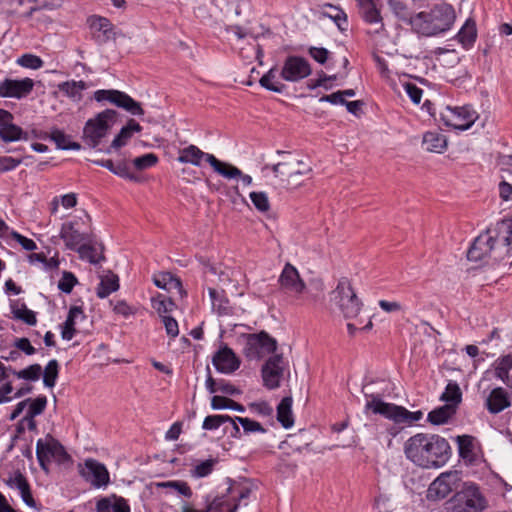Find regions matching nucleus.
Returning a JSON list of instances; mask_svg holds the SVG:
<instances>
[{
    "instance_id": "obj_60",
    "label": "nucleus",
    "mask_w": 512,
    "mask_h": 512,
    "mask_svg": "<svg viewBox=\"0 0 512 512\" xmlns=\"http://www.w3.org/2000/svg\"><path fill=\"white\" fill-rule=\"evenodd\" d=\"M361 15L363 20L369 24L379 23L382 21L380 11L376 8L375 4L361 10Z\"/></svg>"
},
{
    "instance_id": "obj_39",
    "label": "nucleus",
    "mask_w": 512,
    "mask_h": 512,
    "mask_svg": "<svg viewBox=\"0 0 512 512\" xmlns=\"http://www.w3.org/2000/svg\"><path fill=\"white\" fill-rule=\"evenodd\" d=\"M152 308L157 311L159 316H167L166 314L172 312L176 307L175 302L172 298L167 297L163 294H158L151 299Z\"/></svg>"
},
{
    "instance_id": "obj_28",
    "label": "nucleus",
    "mask_w": 512,
    "mask_h": 512,
    "mask_svg": "<svg viewBox=\"0 0 512 512\" xmlns=\"http://www.w3.org/2000/svg\"><path fill=\"white\" fill-rule=\"evenodd\" d=\"M82 316V318H85L84 311L82 307L80 306H72L69 309L68 316L63 323L61 336L65 340H71L77 333V330L75 328L76 325V319Z\"/></svg>"
},
{
    "instance_id": "obj_16",
    "label": "nucleus",
    "mask_w": 512,
    "mask_h": 512,
    "mask_svg": "<svg viewBox=\"0 0 512 512\" xmlns=\"http://www.w3.org/2000/svg\"><path fill=\"white\" fill-rule=\"evenodd\" d=\"M80 474L96 488L107 486L110 481L105 465L95 459H87L84 467L80 469Z\"/></svg>"
},
{
    "instance_id": "obj_19",
    "label": "nucleus",
    "mask_w": 512,
    "mask_h": 512,
    "mask_svg": "<svg viewBox=\"0 0 512 512\" xmlns=\"http://www.w3.org/2000/svg\"><path fill=\"white\" fill-rule=\"evenodd\" d=\"M212 363L221 373H232L240 366V361L228 346L219 349L212 358Z\"/></svg>"
},
{
    "instance_id": "obj_62",
    "label": "nucleus",
    "mask_w": 512,
    "mask_h": 512,
    "mask_svg": "<svg viewBox=\"0 0 512 512\" xmlns=\"http://www.w3.org/2000/svg\"><path fill=\"white\" fill-rule=\"evenodd\" d=\"M162 322L165 326L166 333L171 338H176L179 335L178 322L172 316H162Z\"/></svg>"
},
{
    "instance_id": "obj_11",
    "label": "nucleus",
    "mask_w": 512,
    "mask_h": 512,
    "mask_svg": "<svg viewBox=\"0 0 512 512\" xmlns=\"http://www.w3.org/2000/svg\"><path fill=\"white\" fill-rule=\"evenodd\" d=\"M93 97L97 102L108 101L132 115L140 116L144 114L141 104L125 92L114 89H100L94 92Z\"/></svg>"
},
{
    "instance_id": "obj_56",
    "label": "nucleus",
    "mask_w": 512,
    "mask_h": 512,
    "mask_svg": "<svg viewBox=\"0 0 512 512\" xmlns=\"http://www.w3.org/2000/svg\"><path fill=\"white\" fill-rule=\"evenodd\" d=\"M462 401V391L456 382L450 381V417L456 413V409Z\"/></svg>"
},
{
    "instance_id": "obj_3",
    "label": "nucleus",
    "mask_w": 512,
    "mask_h": 512,
    "mask_svg": "<svg viewBox=\"0 0 512 512\" xmlns=\"http://www.w3.org/2000/svg\"><path fill=\"white\" fill-rule=\"evenodd\" d=\"M285 155L284 159L272 166V171L287 189H296L310 180L313 168L307 157H300L291 152L278 151Z\"/></svg>"
},
{
    "instance_id": "obj_9",
    "label": "nucleus",
    "mask_w": 512,
    "mask_h": 512,
    "mask_svg": "<svg viewBox=\"0 0 512 512\" xmlns=\"http://www.w3.org/2000/svg\"><path fill=\"white\" fill-rule=\"evenodd\" d=\"M36 456L41 469L46 472H48L52 460L63 463L70 458L64 446L50 434L46 436L45 440L38 439Z\"/></svg>"
},
{
    "instance_id": "obj_52",
    "label": "nucleus",
    "mask_w": 512,
    "mask_h": 512,
    "mask_svg": "<svg viewBox=\"0 0 512 512\" xmlns=\"http://www.w3.org/2000/svg\"><path fill=\"white\" fill-rule=\"evenodd\" d=\"M250 199L259 212L265 213L270 210V202L265 192H251Z\"/></svg>"
},
{
    "instance_id": "obj_36",
    "label": "nucleus",
    "mask_w": 512,
    "mask_h": 512,
    "mask_svg": "<svg viewBox=\"0 0 512 512\" xmlns=\"http://www.w3.org/2000/svg\"><path fill=\"white\" fill-rule=\"evenodd\" d=\"M49 138L55 142L58 149L62 150H80L81 145L71 140L62 130L53 128L49 134Z\"/></svg>"
},
{
    "instance_id": "obj_40",
    "label": "nucleus",
    "mask_w": 512,
    "mask_h": 512,
    "mask_svg": "<svg viewBox=\"0 0 512 512\" xmlns=\"http://www.w3.org/2000/svg\"><path fill=\"white\" fill-rule=\"evenodd\" d=\"M324 7H328L336 11V14H330L323 12V16L331 19L338 27L340 31H346L348 29V16L346 12L339 6L331 3H325Z\"/></svg>"
},
{
    "instance_id": "obj_46",
    "label": "nucleus",
    "mask_w": 512,
    "mask_h": 512,
    "mask_svg": "<svg viewBox=\"0 0 512 512\" xmlns=\"http://www.w3.org/2000/svg\"><path fill=\"white\" fill-rule=\"evenodd\" d=\"M209 296L211 297L213 307L217 309L219 315L226 316L232 313L229 301L227 299H218V292L214 288H209Z\"/></svg>"
},
{
    "instance_id": "obj_2",
    "label": "nucleus",
    "mask_w": 512,
    "mask_h": 512,
    "mask_svg": "<svg viewBox=\"0 0 512 512\" xmlns=\"http://www.w3.org/2000/svg\"><path fill=\"white\" fill-rule=\"evenodd\" d=\"M364 395L366 398H371L365 405L366 411H372V413L381 415L394 423L386 429L387 433L392 437H396L402 430L403 427H399L398 425L404 424L406 426H412L415 422L423 418L422 411L411 412L403 406L385 402L379 394H368L364 392Z\"/></svg>"
},
{
    "instance_id": "obj_10",
    "label": "nucleus",
    "mask_w": 512,
    "mask_h": 512,
    "mask_svg": "<svg viewBox=\"0 0 512 512\" xmlns=\"http://www.w3.org/2000/svg\"><path fill=\"white\" fill-rule=\"evenodd\" d=\"M450 503L452 512H481L486 507V500L476 485H469L457 492Z\"/></svg>"
},
{
    "instance_id": "obj_12",
    "label": "nucleus",
    "mask_w": 512,
    "mask_h": 512,
    "mask_svg": "<svg viewBox=\"0 0 512 512\" xmlns=\"http://www.w3.org/2000/svg\"><path fill=\"white\" fill-rule=\"evenodd\" d=\"M312 73L308 60L301 56H288L282 66L280 76L288 82H298L307 78Z\"/></svg>"
},
{
    "instance_id": "obj_49",
    "label": "nucleus",
    "mask_w": 512,
    "mask_h": 512,
    "mask_svg": "<svg viewBox=\"0 0 512 512\" xmlns=\"http://www.w3.org/2000/svg\"><path fill=\"white\" fill-rule=\"evenodd\" d=\"M17 64L24 68L37 70L43 66L44 62L39 56L26 53L17 59Z\"/></svg>"
},
{
    "instance_id": "obj_57",
    "label": "nucleus",
    "mask_w": 512,
    "mask_h": 512,
    "mask_svg": "<svg viewBox=\"0 0 512 512\" xmlns=\"http://www.w3.org/2000/svg\"><path fill=\"white\" fill-rule=\"evenodd\" d=\"M236 420L241 424L245 433L260 432L265 433L266 429L257 421L250 418L236 416Z\"/></svg>"
},
{
    "instance_id": "obj_64",
    "label": "nucleus",
    "mask_w": 512,
    "mask_h": 512,
    "mask_svg": "<svg viewBox=\"0 0 512 512\" xmlns=\"http://www.w3.org/2000/svg\"><path fill=\"white\" fill-rule=\"evenodd\" d=\"M308 53L319 64H325L330 54V52L323 47H310Z\"/></svg>"
},
{
    "instance_id": "obj_58",
    "label": "nucleus",
    "mask_w": 512,
    "mask_h": 512,
    "mask_svg": "<svg viewBox=\"0 0 512 512\" xmlns=\"http://www.w3.org/2000/svg\"><path fill=\"white\" fill-rule=\"evenodd\" d=\"M77 283V278L71 272H63L62 278L58 282V288L62 292L69 294Z\"/></svg>"
},
{
    "instance_id": "obj_35",
    "label": "nucleus",
    "mask_w": 512,
    "mask_h": 512,
    "mask_svg": "<svg viewBox=\"0 0 512 512\" xmlns=\"http://www.w3.org/2000/svg\"><path fill=\"white\" fill-rule=\"evenodd\" d=\"M87 83L83 80L80 81H65L58 85V89L63 92L67 97L80 101L82 99V91L87 89Z\"/></svg>"
},
{
    "instance_id": "obj_48",
    "label": "nucleus",
    "mask_w": 512,
    "mask_h": 512,
    "mask_svg": "<svg viewBox=\"0 0 512 512\" xmlns=\"http://www.w3.org/2000/svg\"><path fill=\"white\" fill-rule=\"evenodd\" d=\"M228 421H232V417L229 415H208L204 418L202 428L209 431L216 430Z\"/></svg>"
},
{
    "instance_id": "obj_23",
    "label": "nucleus",
    "mask_w": 512,
    "mask_h": 512,
    "mask_svg": "<svg viewBox=\"0 0 512 512\" xmlns=\"http://www.w3.org/2000/svg\"><path fill=\"white\" fill-rule=\"evenodd\" d=\"M458 445V453L460 458L468 465L476 461L475 438L471 435H460L455 438Z\"/></svg>"
},
{
    "instance_id": "obj_61",
    "label": "nucleus",
    "mask_w": 512,
    "mask_h": 512,
    "mask_svg": "<svg viewBox=\"0 0 512 512\" xmlns=\"http://www.w3.org/2000/svg\"><path fill=\"white\" fill-rule=\"evenodd\" d=\"M22 158H14L11 156H0V173L14 170L22 163Z\"/></svg>"
},
{
    "instance_id": "obj_20",
    "label": "nucleus",
    "mask_w": 512,
    "mask_h": 512,
    "mask_svg": "<svg viewBox=\"0 0 512 512\" xmlns=\"http://www.w3.org/2000/svg\"><path fill=\"white\" fill-rule=\"evenodd\" d=\"M77 224L76 221H68L61 226L60 238L69 250H76L83 242L88 240V234L81 233L76 228Z\"/></svg>"
},
{
    "instance_id": "obj_32",
    "label": "nucleus",
    "mask_w": 512,
    "mask_h": 512,
    "mask_svg": "<svg viewBox=\"0 0 512 512\" xmlns=\"http://www.w3.org/2000/svg\"><path fill=\"white\" fill-rule=\"evenodd\" d=\"M265 336V331L259 333L248 334L246 343L243 348V354L250 360L260 359L263 355L261 352L260 338Z\"/></svg>"
},
{
    "instance_id": "obj_45",
    "label": "nucleus",
    "mask_w": 512,
    "mask_h": 512,
    "mask_svg": "<svg viewBox=\"0 0 512 512\" xmlns=\"http://www.w3.org/2000/svg\"><path fill=\"white\" fill-rule=\"evenodd\" d=\"M42 374V367L40 364H32L25 369L20 371H13V375H15L19 379L27 380V381H37L39 380Z\"/></svg>"
},
{
    "instance_id": "obj_22",
    "label": "nucleus",
    "mask_w": 512,
    "mask_h": 512,
    "mask_svg": "<svg viewBox=\"0 0 512 512\" xmlns=\"http://www.w3.org/2000/svg\"><path fill=\"white\" fill-rule=\"evenodd\" d=\"M142 130V126L136 122L134 119H129L127 124L123 126L120 132L113 139L111 145L106 150L107 153L111 152V149H119L125 146L128 141L132 138L134 132H140Z\"/></svg>"
},
{
    "instance_id": "obj_1",
    "label": "nucleus",
    "mask_w": 512,
    "mask_h": 512,
    "mask_svg": "<svg viewBox=\"0 0 512 512\" xmlns=\"http://www.w3.org/2000/svg\"><path fill=\"white\" fill-rule=\"evenodd\" d=\"M406 457L424 468L443 466L448 460V442L436 434L418 433L404 446Z\"/></svg>"
},
{
    "instance_id": "obj_41",
    "label": "nucleus",
    "mask_w": 512,
    "mask_h": 512,
    "mask_svg": "<svg viewBox=\"0 0 512 512\" xmlns=\"http://www.w3.org/2000/svg\"><path fill=\"white\" fill-rule=\"evenodd\" d=\"M211 407L212 409L214 410H220V409H232V410H236V411H239V412H244L245 411V407L228 398V397H225V396H219V395H214L211 399Z\"/></svg>"
},
{
    "instance_id": "obj_51",
    "label": "nucleus",
    "mask_w": 512,
    "mask_h": 512,
    "mask_svg": "<svg viewBox=\"0 0 512 512\" xmlns=\"http://www.w3.org/2000/svg\"><path fill=\"white\" fill-rule=\"evenodd\" d=\"M158 156L154 153H147L133 160V165L137 170H145L155 166L158 163Z\"/></svg>"
},
{
    "instance_id": "obj_26",
    "label": "nucleus",
    "mask_w": 512,
    "mask_h": 512,
    "mask_svg": "<svg viewBox=\"0 0 512 512\" xmlns=\"http://www.w3.org/2000/svg\"><path fill=\"white\" fill-rule=\"evenodd\" d=\"M209 153L203 152L196 145H189L179 150V156L177 160L180 163H189L195 166H200L203 159L207 162Z\"/></svg>"
},
{
    "instance_id": "obj_53",
    "label": "nucleus",
    "mask_w": 512,
    "mask_h": 512,
    "mask_svg": "<svg viewBox=\"0 0 512 512\" xmlns=\"http://www.w3.org/2000/svg\"><path fill=\"white\" fill-rule=\"evenodd\" d=\"M217 463V459H207L202 461L194 467L192 475L198 478L206 477L212 473L214 466Z\"/></svg>"
},
{
    "instance_id": "obj_5",
    "label": "nucleus",
    "mask_w": 512,
    "mask_h": 512,
    "mask_svg": "<svg viewBox=\"0 0 512 512\" xmlns=\"http://www.w3.org/2000/svg\"><path fill=\"white\" fill-rule=\"evenodd\" d=\"M412 28L422 35L431 36L448 30V5H435L410 18Z\"/></svg>"
},
{
    "instance_id": "obj_18",
    "label": "nucleus",
    "mask_w": 512,
    "mask_h": 512,
    "mask_svg": "<svg viewBox=\"0 0 512 512\" xmlns=\"http://www.w3.org/2000/svg\"><path fill=\"white\" fill-rule=\"evenodd\" d=\"M452 119H450V128L457 131L469 129L478 118L476 111L470 105L450 108Z\"/></svg>"
},
{
    "instance_id": "obj_25",
    "label": "nucleus",
    "mask_w": 512,
    "mask_h": 512,
    "mask_svg": "<svg viewBox=\"0 0 512 512\" xmlns=\"http://www.w3.org/2000/svg\"><path fill=\"white\" fill-rule=\"evenodd\" d=\"M448 495V471L441 473L430 485L427 490V499L437 501L444 499Z\"/></svg>"
},
{
    "instance_id": "obj_34",
    "label": "nucleus",
    "mask_w": 512,
    "mask_h": 512,
    "mask_svg": "<svg viewBox=\"0 0 512 512\" xmlns=\"http://www.w3.org/2000/svg\"><path fill=\"white\" fill-rule=\"evenodd\" d=\"M448 141L445 135L439 132L428 131L423 136V145L426 150L434 153H442L447 147Z\"/></svg>"
},
{
    "instance_id": "obj_13",
    "label": "nucleus",
    "mask_w": 512,
    "mask_h": 512,
    "mask_svg": "<svg viewBox=\"0 0 512 512\" xmlns=\"http://www.w3.org/2000/svg\"><path fill=\"white\" fill-rule=\"evenodd\" d=\"M284 374V358L282 354L270 356L261 369L263 385L270 389L280 387L281 378Z\"/></svg>"
},
{
    "instance_id": "obj_43",
    "label": "nucleus",
    "mask_w": 512,
    "mask_h": 512,
    "mask_svg": "<svg viewBox=\"0 0 512 512\" xmlns=\"http://www.w3.org/2000/svg\"><path fill=\"white\" fill-rule=\"evenodd\" d=\"M59 375V363L56 359L50 360L43 375V384L48 388H53Z\"/></svg>"
},
{
    "instance_id": "obj_17",
    "label": "nucleus",
    "mask_w": 512,
    "mask_h": 512,
    "mask_svg": "<svg viewBox=\"0 0 512 512\" xmlns=\"http://www.w3.org/2000/svg\"><path fill=\"white\" fill-rule=\"evenodd\" d=\"M87 25L90 29L92 38L98 44L107 43L114 38V25L103 16L91 15L87 18Z\"/></svg>"
},
{
    "instance_id": "obj_8",
    "label": "nucleus",
    "mask_w": 512,
    "mask_h": 512,
    "mask_svg": "<svg viewBox=\"0 0 512 512\" xmlns=\"http://www.w3.org/2000/svg\"><path fill=\"white\" fill-rule=\"evenodd\" d=\"M503 247L496 227H489L471 243L467 258L469 261H483L491 258L496 250Z\"/></svg>"
},
{
    "instance_id": "obj_30",
    "label": "nucleus",
    "mask_w": 512,
    "mask_h": 512,
    "mask_svg": "<svg viewBox=\"0 0 512 512\" xmlns=\"http://www.w3.org/2000/svg\"><path fill=\"white\" fill-rule=\"evenodd\" d=\"M207 162L211 165L215 172L227 179H236L242 175V171L236 166L222 162L217 159L214 155L207 157Z\"/></svg>"
},
{
    "instance_id": "obj_31",
    "label": "nucleus",
    "mask_w": 512,
    "mask_h": 512,
    "mask_svg": "<svg viewBox=\"0 0 512 512\" xmlns=\"http://www.w3.org/2000/svg\"><path fill=\"white\" fill-rule=\"evenodd\" d=\"M440 399L444 401L445 404L433 409L427 416V421L435 426L448 423V385L444 388Z\"/></svg>"
},
{
    "instance_id": "obj_37",
    "label": "nucleus",
    "mask_w": 512,
    "mask_h": 512,
    "mask_svg": "<svg viewBox=\"0 0 512 512\" xmlns=\"http://www.w3.org/2000/svg\"><path fill=\"white\" fill-rule=\"evenodd\" d=\"M119 289V278L116 274H111L101 279L97 287V296L101 299L108 297L111 293Z\"/></svg>"
},
{
    "instance_id": "obj_50",
    "label": "nucleus",
    "mask_w": 512,
    "mask_h": 512,
    "mask_svg": "<svg viewBox=\"0 0 512 512\" xmlns=\"http://www.w3.org/2000/svg\"><path fill=\"white\" fill-rule=\"evenodd\" d=\"M157 486L161 487V488H173L179 494H181L187 498H190L192 496V490H191L190 486L188 485V483L185 481L160 482V483H157Z\"/></svg>"
},
{
    "instance_id": "obj_27",
    "label": "nucleus",
    "mask_w": 512,
    "mask_h": 512,
    "mask_svg": "<svg viewBox=\"0 0 512 512\" xmlns=\"http://www.w3.org/2000/svg\"><path fill=\"white\" fill-rule=\"evenodd\" d=\"M477 38L476 23L472 19H467L457 35L454 37L465 49L471 48Z\"/></svg>"
},
{
    "instance_id": "obj_47",
    "label": "nucleus",
    "mask_w": 512,
    "mask_h": 512,
    "mask_svg": "<svg viewBox=\"0 0 512 512\" xmlns=\"http://www.w3.org/2000/svg\"><path fill=\"white\" fill-rule=\"evenodd\" d=\"M28 403L30 404L26 415H28V418H35L45 411L47 406V397L44 395H39L35 399H31V401Z\"/></svg>"
},
{
    "instance_id": "obj_33",
    "label": "nucleus",
    "mask_w": 512,
    "mask_h": 512,
    "mask_svg": "<svg viewBox=\"0 0 512 512\" xmlns=\"http://www.w3.org/2000/svg\"><path fill=\"white\" fill-rule=\"evenodd\" d=\"M28 138V133L23 131V129L20 126L13 124V121L5 123L0 128V139L5 143L14 142L18 140L26 141L28 140Z\"/></svg>"
},
{
    "instance_id": "obj_42",
    "label": "nucleus",
    "mask_w": 512,
    "mask_h": 512,
    "mask_svg": "<svg viewBox=\"0 0 512 512\" xmlns=\"http://www.w3.org/2000/svg\"><path fill=\"white\" fill-rule=\"evenodd\" d=\"M11 310L16 319H19L30 326L36 324L37 319L35 312L28 309L25 303L21 304V308H18L16 303H12Z\"/></svg>"
},
{
    "instance_id": "obj_63",
    "label": "nucleus",
    "mask_w": 512,
    "mask_h": 512,
    "mask_svg": "<svg viewBox=\"0 0 512 512\" xmlns=\"http://www.w3.org/2000/svg\"><path fill=\"white\" fill-rule=\"evenodd\" d=\"M260 346L262 355L264 353H275L277 350V341L275 338L271 337L266 331L265 336L260 338Z\"/></svg>"
},
{
    "instance_id": "obj_21",
    "label": "nucleus",
    "mask_w": 512,
    "mask_h": 512,
    "mask_svg": "<svg viewBox=\"0 0 512 512\" xmlns=\"http://www.w3.org/2000/svg\"><path fill=\"white\" fill-rule=\"evenodd\" d=\"M511 405L507 391L502 387L492 389L486 398L485 406L491 414H498Z\"/></svg>"
},
{
    "instance_id": "obj_7",
    "label": "nucleus",
    "mask_w": 512,
    "mask_h": 512,
    "mask_svg": "<svg viewBox=\"0 0 512 512\" xmlns=\"http://www.w3.org/2000/svg\"><path fill=\"white\" fill-rule=\"evenodd\" d=\"M117 111L106 109L89 119L83 129V141L90 148H96L105 138L117 117Z\"/></svg>"
},
{
    "instance_id": "obj_6",
    "label": "nucleus",
    "mask_w": 512,
    "mask_h": 512,
    "mask_svg": "<svg viewBox=\"0 0 512 512\" xmlns=\"http://www.w3.org/2000/svg\"><path fill=\"white\" fill-rule=\"evenodd\" d=\"M331 301L339 308L345 318L357 317L363 305L347 277H341L338 280L335 289L331 292Z\"/></svg>"
},
{
    "instance_id": "obj_38",
    "label": "nucleus",
    "mask_w": 512,
    "mask_h": 512,
    "mask_svg": "<svg viewBox=\"0 0 512 512\" xmlns=\"http://www.w3.org/2000/svg\"><path fill=\"white\" fill-rule=\"evenodd\" d=\"M512 369V355L507 354L495 361V377L505 384L509 382V372Z\"/></svg>"
},
{
    "instance_id": "obj_14",
    "label": "nucleus",
    "mask_w": 512,
    "mask_h": 512,
    "mask_svg": "<svg viewBox=\"0 0 512 512\" xmlns=\"http://www.w3.org/2000/svg\"><path fill=\"white\" fill-rule=\"evenodd\" d=\"M278 283L282 291L294 296L301 295L306 288V284L300 277L298 270L291 263L285 264Z\"/></svg>"
},
{
    "instance_id": "obj_54",
    "label": "nucleus",
    "mask_w": 512,
    "mask_h": 512,
    "mask_svg": "<svg viewBox=\"0 0 512 512\" xmlns=\"http://www.w3.org/2000/svg\"><path fill=\"white\" fill-rule=\"evenodd\" d=\"M76 251L81 259H86L92 264H96L100 261V258L97 257L96 248L91 244L83 243Z\"/></svg>"
},
{
    "instance_id": "obj_29",
    "label": "nucleus",
    "mask_w": 512,
    "mask_h": 512,
    "mask_svg": "<svg viewBox=\"0 0 512 512\" xmlns=\"http://www.w3.org/2000/svg\"><path fill=\"white\" fill-rule=\"evenodd\" d=\"M292 403V397L285 396L277 406V420L285 429L291 428L294 425Z\"/></svg>"
},
{
    "instance_id": "obj_24",
    "label": "nucleus",
    "mask_w": 512,
    "mask_h": 512,
    "mask_svg": "<svg viewBox=\"0 0 512 512\" xmlns=\"http://www.w3.org/2000/svg\"><path fill=\"white\" fill-rule=\"evenodd\" d=\"M153 283L160 289L167 291L177 290L180 295H186L180 278L170 272H161L153 276Z\"/></svg>"
},
{
    "instance_id": "obj_44",
    "label": "nucleus",
    "mask_w": 512,
    "mask_h": 512,
    "mask_svg": "<svg viewBox=\"0 0 512 512\" xmlns=\"http://www.w3.org/2000/svg\"><path fill=\"white\" fill-rule=\"evenodd\" d=\"M275 71H276L275 68H271L267 73H265L260 78L259 83L262 87H264L265 89H267L269 91H273L276 93H282L285 88V85L280 82H277V83L273 82V80L276 77Z\"/></svg>"
},
{
    "instance_id": "obj_55",
    "label": "nucleus",
    "mask_w": 512,
    "mask_h": 512,
    "mask_svg": "<svg viewBox=\"0 0 512 512\" xmlns=\"http://www.w3.org/2000/svg\"><path fill=\"white\" fill-rule=\"evenodd\" d=\"M113 174H115V175H117V176H119L121 178L128 179L130 181H137L138 180L136 175L131 172L130 166H129V162L127 160H124V159L119 160V161L116 162Z\"/></svg>"
},
{
    "instance_id": "obj_4",
    "label": "nucleus",
    "mask_w": 512,
    "mask_h": 512,
    "mask_svg": "<svg viewBox=\"0 0 512 512\" xmlns=\"http://www.w3.org/2000/svg\"><path fill=\"white\" fill-rule=\"evenodd\" d=\"M257 485L250 480L233 481L227 489L228 495L217 496L205 509L198 510L185 506L183 512H237L240 503L248 499Z\"/></svg>"
},
{
    "instance_id": "obj_59",
    "label": "nucleus",
    "mask_w": 512,
    "mask_h": 512,
    "mask_svg": "<svg viewBox=\"0 0 512 512\" xmlns=\"http://www.w3.org/2000/svg\"><path fill=\"white\" fill-rule=\"evenodd\" d=\"M6 484L11 488H17L20 492L29 486L27 478L19 470L6 480Z\"/></svg>"
},
{
    "instance_id": "obj_15",
    "label": "nucleus",
    "mask_w": 512,
    "mask_h": 512,
    "mask_svg": "<svg viewBox=\"0 0 512 512\" xmlns=\"http://www.w3.org/2000/svg\"><path fill=\"white\" fill-rule=\"evenodd\" d=\"M34 88V81L31 78L10 79L6 78L0 82V97L22 99L27 97Z\"/></svg>"
}]
</instances>
